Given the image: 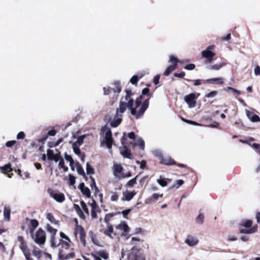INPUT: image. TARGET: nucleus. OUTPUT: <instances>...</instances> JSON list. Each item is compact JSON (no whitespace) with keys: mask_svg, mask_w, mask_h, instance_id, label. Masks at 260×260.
<instances>
[{"mask_svg":"<svg viewBox=\"0 0 260 260\" xmlns=\"http://www.w3.org/2000/svg\"><path fill=\"white\" fill-rule=\"evenodd\" d=\"M134 103V100H129L127 103L124 101H120L119 102V108H117L116 110V116L118 115V113L121 114L124 113L126 108H127L131 110L132 115H134L136 119L140 118L142 117L148 108L149 100L146 99L144 100L138 111H137L136 110L137 108L133 107Z\"/></svg>","mask_w":260,"mask_h":260,"instance_id":"nucleus-1","label":"nucleus"},{"mask_svg":"<svg viewBox=\"0 0 260 260\" xmlns=\"http://www.w3.org/2000/svg\"><path fill=\"white\" fill-rule=\"evenodd\" d=\"M71 243L64 241L62 239H59L58 242H55V246H51L53 248L58 247V259L68 260L75 258V253L73 251V249L72 248L70 251Z\"/></svg>","mask_w":260,"mask_h":260,"instance_id":"nucleus-2","label":"nucleus"},{"mask_svg":"<svg viewBox=\"0 0 260 260\" xmlns=\"http://www.w3.org/2000/svg\"><path fill=\"white\" fill-rule=\"evenodd\" d=\"M31 236L35 242L38 244L43 245L46 241V233L42 228H39L35 234H33Z\"/></svg>","mask_w":260,"mask_h":260,"instance_id":"nucleus-3","label":"nucleus"},{"mask_svg":"<svg viewBox=\"0 0 260 260\" xmlns=\"http://www.w3.org/2000/svg\"><path fill=\"white\" fill-rule=\"evenodd\" d=\"M200 95V93H191L184 96V100L189 108H193L196 106L197 100Z\"/></svg>","mask_w":260,"mask_h":260,"instance_id":"nucleus-4","label":"nucleus"},{"mask_svg":"<svg viewBox=\"0 0 260 260\" xmlns=\"http://www.w3.org/2000/svg\"><path fill=\"white\" fill-rule=\"evenodd\" d=\"M78 234H79L80 240L82 245L84 247L86 246V233L84 228L81 225H77L75 228L74 234L76 236Z\"/></svg>","mask_w":260,"mask_h":260,"instance_id":"nucleus-5","label":"nucleus"},{"mask_svg":"<svg viewBox=\"0 0 260 260\" xmlns=\"http://www.w3.org/2000/svg\"><path fill=\"white\" fill-rule=\"evenodd\" d=\"M214 45H211L207 47L206 50L202 52V57L205 58L207 59L208 62H211L215 55V53L211 50L215 48Z\"/></svg>","mask_w":260,"mask_h":260,"instance_id":"nucleus-6","label":"nucleus"},{"mask_svg":"<svg viewBox=\"0 0 260 260\" xmlns=\"http://www.w3.org/2000/svg\"><path fill=\"white\" fill-rule=\"evenodd\" d=\"M144 95L148 96V98L147 99L149 100V99L152 96L153 93L150 92V89L148 87L144 88L142 91V94L135 101V106L136 108L142 105V100Z\"/></svg>","mask_w":260,"mask_h":260,"instance_id":"nucleus-7","label":"nucleus"},{"mask_svg":"<svg viewBox=\"0 0 260 260\" xmlns=\"http://www.w3.org/2000/svg\"><path fill=\"white\" fill-rule=\"evenodd\" d=\"M160 163L167 166L175 165L180 168H183L187 167V166L184 164H177L176 161H175L170 156L162 157L160 159Z\"/></svg>","mask_w":260,"mask_h":260,"instance_id":"nucleus-8","label":"nucleus"},{"mask_svg":"<svg viewBox=\"0 0 260 260\" xmlns=\"http://www.w3.org/2000/svg\"><path fill=\"white\" fill-rule=\"evenodd\" d=\"M46 229L48 232L51 234L50 246H55V242L57 241L55 236L57 232V230L53 228L49 224L46 225Z\"/></svg>","mask_w":260,"mask_h":260,"instance_id":"nucleus-9","label":"nucleus"},{"mask_svg":"<svg viewBox=\"0 0 260 260\" xmlns=\"http://www.w3.org/2000/svg\"><path fill=\"white\" fill-rule=\"evenodd\" d=\"M113 85L114 86V87L112 88V91L116 94L115 96L113 97V99L112 101V104H113V103L117 100L118 94L121 92V87L120 85V83L118 81H116L114 82Z\"/></svg>","mask_w":260,"mask_h":260,"instance_id":"nucleus-10","label":"nucleus"},{"mask_svg":"<svg viewBox=\"0 0 260 260\" xmlns=\"http://www.w3.org/2000/svg\"><path fill=\"white\" fill-rule=\"evenodd\" d=\"M49 193L50 197L53 198L57 202L62 203L65 200V197L63 193L57 192L51 190Z\"/></svg>","mask_w":260,"mask_h":260,"instance_id":"nucleus-11","label":"nucleus"},{"mask_svg":"<svg viewBox=\"0 0 260 260\" xmlns=\"http://www.w3.org/2000/svg\"><path fill=\"white\" fill-rule=\"evenodd\" d=\"M19 248L23 252L26 260H33L30 256V253L25 242L20 243Z\"/></svg>","mask_w":260,"mask_h":260,"instance_id":"nucleus-12","label":"nucleus"},{"mask_svg":"<svg viewBox=\"0 0 260 260\" xmlns=\"http://www.w3.org/2000/svg\"><path fill=\"white\" fill-rule=\"evenodd\" d=\"M25 220L29 221L28 229L31 235H32L35 229L39 225V221L36 219H30L28 217H26Z\"/></svg>","mask_w":260,"mask_h":260,"instance_id":"nucleus-13","label":"nucleus"},{"mask_svg":"<svg viewBox=\"0 0 260 260\" xmlns=\"http://www.w3.org/2000/svg\"><path fill=\"white\" fill-rule=\"evenodd\" d=\"M0 170L2 173L7 174L9 178H11L13 175L12 173H10L13 171L10 164H8L3 167H1L0 168Z\"/></svg>","mask_w":260,"mask_h":260,"instance_id":"nucleus-14","label":"nucleus"},{"mask_svg":"<svg viewBox=\"0 0 260 260\" xmlns=\"http://www.w3.org/2000/svg\"><path fill=\"white\" fill-rule=\"evenodd\" d=\"M78 188L81 190L83 195L85 196L88 198H90V190L87 187L85 186V184L83 182L80 183L78 186Z\"/></svg>","mask_w":260,"mask_h":260,"instance_id":"nucleus-15","label":"nucleus"},{"mask_svg":"<svg viewBox=\"0 0 260 260\" xmlns=\"http://www.w3.org/2000/svg\"><path fill=\"white\" fill-rule=\"evenodd\" d=\"M199 242L198 239L192 236L188 235L185 240V243L190 246H193Z\"/></svg>","mask_w":260,"mask_h":260,"instance_id":"nucleus-16","label":"nucleus"},{"mask_svg":"<svg viewBox=\"0 0 260 260\" xmlns=\"http://www.w3.org/2000/svg\"><path fill=\"white\" fill-rule=\"evenodd\" d=\"M124 150L121 151V154L125 158L133 159L134 156L132 154L131 150L126 146H123Z\"/></svg>","mask_w":260,"mask_h":260,"instance_id":"nucleus-17","label":"nucleus"},{"mask_svg":"<svg viewBox=\"0 0 260 260\" xmlns=\"http://www.w3.org/2000/svg\"><path fill=\"white\" fill-rule=\"evenodd\" d=\"M206 81L208 84L222 85L224 83V79L221 77L206 79Z\"/></svg>","mask_w":260,"mask_h":260,"instance_id":"nucleus-18","label":"nucleus"},{"mask_svg":"<svg viewBox=\"0 0 260 260\" xmlns=\"http://www.w3.org/2000/svg\"><path fill=\"white\" fill-rule=\"evenodd\" d=\"M74 208L75 210L76 211L77 214L79 215V216L82 219L85 220L86 218L85 215L83 212V211L81 210L79 206L77 204H74Z\"/></svg>","mask_w":260,"mask_h":260,"instance_id":"nucleus-19","label":"nucleus"},{"mask_svg":"<svg viewBox=\"0 0 260 260\" xmlns=\"http://www.w3.org/2000/svg\"><path fill=\"white\" fill-rule=\"evenodd\" d=\"M107 226L106 229L104 231V234L110 237L113 238L112 236V233H113V228L112 224H107Z\"/></svg>","mask_w":260,"mask_h":260,"instance_id":"nucleus-20","label":"nucleus"},{"mask_svg":"<svg viewBox=\"0 0 260 260\" xmlns=\"http://www.w3.org/2000/svg\"><path fill=\"white\" fill-rule=\"evenodd\" d=\"M227 64L226 61H223L219 64L209 66L208 69L211 70H219Z\"/></svg>","mask_w":260,"mask_h":260,"instance_id":"nucleus-21","label":"nucleus"},{"mask_svg":"<svg viewBox=\"0 0 260 260\" xmlns=\"http://www.w3.org/2000/svg\"><path fill=\"white\" fill-rule=\"evenodd\" d=\"M136 194L135 191L128 192L124 194V197L122 198L123 201H129Z\"/></svg>","mask_w":260,"mask_h":260,"instance_id":"nucleus-22","label":"nucleus"},{"mask_svg":"<svg viewBox=\"0 0 260 260\" xmlns=\"http://www.w3.org/2000/svg\"><path fill=\"white\" fill-rule=\"evenodd\" d=\"M75 165H76V166L77 167V171L78 173V174L81 175H82V176H83V177L86 180H87V177L86 176V175L85 174V172H84V171L83 168L82 167V166L79 164V163L78 162H76L75 163Z\"/></svg>","mask_w":260,"mask_h":260,"instance_id":"nucleus-23","label":"nucleus"},{"mask_svg":"<svg viewBox=\"0 0 260 260\" xmlns=\"http://www.w3.org/2000/svg\"><path fill=\"white\" fill-rule=\"evenodd\" d=\"M188 82H191L193 83V85L194 86H199L201 85L202 84H206L207 82L206 80L204 79H196V80H190V79H185Z\"/></svg>","mask_w":260,"mask_h":260,"instance_id":"nucleus-24","label":"nucleus"},{"mask_svg":"<svg viewBox=\"0 0 260 260\" xmlns=\"http://www.w3.org/2000/svg\"><path fill=\"white\" fill-rule=\"evenodd\" d=\"M257 229V226H254L249 229H241L240 233L241 234H252L255 233Z\"/></svg>","mask_w":260,"mask_h":260,"instance_id":"nucleus-25","label":"nucleus"},{"mask_svg":"<svg viewBox=\"0 0 260 260\" xmlns=\"http://www.w3.org/2000/svg\"><path fill=\"white\" fill-rule=\"evenodd\" d=\"M116 228L123 231L125 233H127L129 231V228L125 222L117 225Z\"/></svg>","mask_w":260,"mask_h":260,"instance_id":"nucleus-26","label":"nucleus"},{"mask_svg":"<svg viewBox=\"0 0 260 260\" xmlns=\"http://www.w3.org/2000/svg\"><path fill=\"white\" fill-rule=\"evenodd\" d=\"M32 253L33 255L37 257L38 260H41V258L42 256V253L41 250L39 248H34Z\"/></svg>","mask_w":260,"mask_h":260,"instance_id":"nucleus-27","label":"nucleus"},{"mask_svg":"<svg viewBox=\"0 0 260 260\" xmlns=\"http://www.w3.org/2000/svg\"><path fill=\"white\" fill-rule=\"evenodd\" d=\"M172 179L169 178H160L157 180V182L162 187L166 186L168 185V182H171Z\"/></svg>","mask_w":260,"mask_h":260,"instance_id":"nucleus-28","label":"nucleus"},{"mask_svg":"<svg viewBox=\"0 0 260 260\" xmlns=\"http://www.w3.org/2000/svg\"><path fill=\"white\" fill-rule=\"evenodd\" d=\"M47 219L49 220L52 223L55 224H58L59 221L58 220H56L54 215L51 213H48L46 215Z\"/></svg>","mask_w":260,"mask_h":260,"instance_id":"nucleus-29","label":"nucleus"},{"mask_svg":"<svg viewBox=\"0 0 260 260\" xmlns=\"http://www.w3.org/2000/svg\"><path fill=\"white\" fill-rule=\"evenodd\" d=\"M96 254L98 256H99L100 258L102 257L105 260H107L109 258V254L104 250H101L99 251H98L96 252Z\"/></svg>","mask_w":260,"mask_h":260,"instance_id":"nucleus-30","label":"nucleus"},{"mask_svg":"<svg viewBox=\"0 0 260 260\" xmlns=\"http://www.w3.org/2000/svg\"><path fill=\"white\" fill-rule=\"evenodd\" d=\"M176 69V67H175V66H169L168 68L166 69V70L165 71L164 73V75L165 76H169L171 74V73L174 71Z\"/></svg>","mask_w":260,"mask_h":260,"instance_id":"nucleus-31","label":"nucleus"},{"mask_svg":"<svg viewBox=\"0 0 260 260\" xmlns=\"http://www.w3.org/2000/svg\"><path fill=\"white\" fill-rule=\"evenodd\" d=\"M252 225V221L251 220H243L242 222L240 223L241 226H244L246 228H251Z\"/></svg>","mask_w":260,"mask_h":260,"instance_id":"nucleus-32","label":"nucleus"},{"mask_svg":"<svg viewBox=\"0 0 260 260\" xmlns=\"http://www.w3.org/2000/svg\"><path fill=\"white\" fill-rule=\"evenodd\" d=\"M170 61L172 63L171 66H175L177 68V63L181 62V61L179 60L177 57L173 55L170 56Z\"/></svg>","mask_w":260,"mask_h":260,"instance_id":"nucleus-33","label":"nucleus"},{"mask_svg":"<svg viewBox=\"0 0 260 260\" xmlns=\"http://www.w3.org/2000/svg\"><path fill=\"white\" fill-rule=\"evenodd\" d=\"M225 90L227 91H231V92H233L234 93V94L236 95V97L240 95L241 93L240 91H239L233 87H229V86L226 87V88L225 89Z\"/></svg>","mask_w":260,"mask_h":260,"instance_id":"nucleus-34","label":"nucleus"},{"mask_svg":"<svg viewBox=\"0 0 260 260\" xmlns=\"http://www.w3.org/2000/svg\"><path fill=\"white\" fill-rule=\"evenodd\" d=\"M126 94L124 96L125 101H129V100H134L132 98V96L134 95V93L132 92L131 89H127L125 90Z\"/></svg>","mask_w":260,"mask_h":260,"instance_id":"nucleus-35","label":"nucleus"},{"mask_svg":"<svg viewBox=\"0 0 260 260\" xmlns=\"http://www.w3.org/2000/svg\"><path fill=\"white\" fill-rule=\"evenodd\" d=\"M121 118H116L111 122L110 125L112 127H116L121 123Z\"/></svg>","mask_w":260,"mask_h":260,"instance_id":"nucleus-36","label":"nucleus"},{"mask_svg":"<svg viewBox=\"0 0 260 260\" xmlns=\"http://www.w3.org/2000/svg\"><path fill=\"white\" fill-rule=\"evenodd\" d=\"M136 145H138L139 148L142 149V150H144V148H145V143H144V141H143V140L141 138L139 139L138 141H137V143H135L133 144V147L136 146Z\"/></svg>","mask_w":260,"mask_h":260,"instance_id":"nucleus-37","label":"nucleus"},{"mask_svg":"<svg viewBox=\"0 0 260 260\" xmlns=\"http://www.w3.org/2000/svg\"><path fill=\"white\" fill-rule=\"evenodd\" d=\"M10 214L11 210L9 208L5 207L4 211V215L5 218H6L8 221L10 219Z\"/></svg>","mask_w":260,"mask_h":260,"instance_id":"nucleus-38","label":"nucleus"},{"mask_svg":"<svg viewBox=\"0 0 260 260\" xmlns=\"http://www.w3.org/2000/svg\"><path fill=\"white\" fill-rule=\"evenodd\" d=\"M184 183V181L183 180H181V179H179V180H177L175 181V184L171 186L170 188H169V189H173V188L174 187H176V188H179L180 186H181L182 185H183Z\"/></svg>","mask_w":260,"mask_h":260,"instance_id":"nucleus-39","label":"nucleus"},{"mask_svg":"<svg viewBox=\"0 0 260 260\" xmlns=\"http://www.w3.org/2000/svg\"><path fill=\"white\" fill-rule=\"evenodd\" d=\"M115 215V213H108L106 214L105 218H104V222L106 224H110L109 221H110L111 219Z\"/></svg>","mask_w":260,"mask_h":260,"instance_id":"nucleus-40","label":"nucleus"},{"mask_svg":"<svg viewBox=\"0 0 260 260\" xmlns=\"http://www.w3.org/2000/svg\"><path fill=\"white\" fill-rule=\"evenodd\" d=\"M86 173L88 175H91L94 173V169L89 162L86 163Z\"/></svg>","mask_w":260,"mask_h":260,"instance_id":"nucleus-41","label":"nucleus"},{"mask_svg":"<svg viewBox=\"0 0 260 260\" xmlns=\"http://www.w3.org/2000/svg\"><path fill=\"white\" fill-rule=\"evenodd\" d=\"M85 137H86L85 135H83L79 136L77 140L74 143H76V144L78 146L81 145L82 144H83L84 139L85 138Z\"/></svg>","mask_w":260,"mask_h":260,"instance_id":"nucleus-42","label":"nucleus"},{"mask_svg":"<svg viewBox=\"0 0 260 260\" xmlns=\"http://www.w3.org/2000/svg\"><path fill=\"white\" fill-rule=\"evenodd\" d=\"M72 148L73 149L74 153L78 155H80L82 152L79 148V146L77 145L76 143H73L72 145Z\"/></svg>","mask_w":260,"mask_h":260,"instance_id":"nucleus-43","label":"nucleus"},{"mask_svg":"<svg viewBox=\"0 0 260 260\" xmlns=\"http://www.w3.org/2000/svg\"><path fill=\"white\" fill-rule=\"evenodd\" d=\"M163 196V194H158L156 193H153L151 197L149 198L150 201L151 202H154L157 201L159 197H162Z\"/></svg>","mask_w":260,"mask_h":260,"instance_id":"nucleus-44","label":"nucleus"},{"mask_svg":"<svg viewBox=\"0 0 260 260\" xmlns=\"http://www.w3.org/2000/svg\"><path fill=\"white\" fill-rule=\"evenodd\" d=\"M80 205L83 209V210L84 212L87 215H89V212L88 210V208H87V205H86L85 203L83 201H80Z\"/></svg>","mask_w":260,"mask_h":260,"instance_id":"nucleus-45","label":"nucleus"},{"mask_svg":"<svg viewBox=\"0 0 260 260\" xmlns=\"http://www.w3.org/2000/svg\"><path fill=\"white\" fill-rule=\"evenodd\" d=\"M138 176H136L135 178L129 180L126 183V186L129 187H133L135 184L137 183V178Z\"/></svg>","mask_w":260,"mask_h":260,"instance_id":"nucleus-46","label":"nucleus"},{"mask_svg":"<svg viewBox=\"0 0 260 260\" xmlns=\"http://www.w3.org/2000/svg\"><path fill=\"white\" fill-rule=\"evenodd\" d=\"M59 235H60V237L61 238L60 239H62L64 240V241H68L69 242V243H72V241L71 240H70V239L69 238V237L68 236H67L64 233H63V232H60L59 233Z\"/></svg>","mask_w":260,"mask_h":260,"instance_id":"nucleus-47","label":"nucleus"},{"mask_svg":"<svg viewBox=\"0 0 260 260\" xmlns=\"http://www.w3.org/2000/svg\"><path fill=\"white\" fill-rule=\"evenodd\" d=\"M204 216L202 213H200L196 219V222L200 224H202L204 222Z\"/></svg>","mask_w":260,"mask_h":260,"instance_id":"nucleus-48","label":"nucleus"},{"mask_svg":"<svg viewBox=\"0 0 260 260\" xmlns=\"http://www.w3.org/2000/svg\"><path fill=\"white\" fill-rule=\"evenodd\" d=\"M105 139V140H113L112 132L110 128H108L106 132Z\"/></svg>","mask_w":260,"mask_h":260,"instance_id":"nucleus-49","label":"nucleus"},{"mask_svg":"<svg viewBox=\"0 0 260 260\" xmlns=\"http://www.w3.org/2000/svg\"><path fill=\"white\" fill-rule=\"evenodd\" d=\"M139 78L137 75L133 76L130 79V82L135 85H137Z\"/></svg>","mask_w":260,"mask_h":260,"instance_id":"nucleus-50","label":"nucleus"},{"mask_svg":"<svg viewBox=\"0 0 260 260\" xmlns=\"http://www.w3.org/2000/svg\"><path fill=\"white\" fill-rule=\"evenodd\" d=\"M89 235L92 242L96 244V242L98 241L96 235L92 231H89Z\"/></svg>","mask_w":260,"mask_h":260,"instance_id":"nucleus-51","label":"nucleus"},{"mask_svg":"<svg viewBox=\"0 0 260 260\" xmlns=\"http://www.w3.org/2000/svg\"><path fill=\"white\" fill-rule=\"evenodd\" d=\"M123 170V167L121 165H114V173H120Z\"/></svg>","mask_w":260,"mask_h":260,"instance_id":"nucleus-52","label":"nucleus"},{"mask_svg":"<svg viewBox=\"0 0 260 260\" xmlns=\"http://www.w3.org/2000/svg\"><path fill=\"white\" fill-rule=\"evenodd\" d=\"M64 158L67 161H69L70 164H75L72 156L68 154L66 152L64 153Z\"/></svg>","mask_w":260,"mask_h":260,"instance_id":"nucleus-53","label":"nucleus"},{"mask_svg":"<svg viewBox=\"0 0 260 260\" xmlns=\"http://www.w3.org/2000/svg\"><path fill=\"white\" fill-rule=\"evenodd\" d=\"M250 120L253 122H260V117L257 115L253 114Z\"/></svg>","mask_w":260,"mask_h":260,"instance_id":"nucleus-54","label":"nucleus"},{"mask_svg":"<svg viewBox=\"0 0 260 260\" xmlns=\"http://www.w3.org/2000/svg\"><path fill=\"white\" fill-rule=\"evenodd\" d=\"M89 179L91 180V182H90V187H91L92 190H93L94 188L97 186L96 185V183H95V180L93 178V177H92L91 176H90L89 177Z\"/></svg>","mask_w":260,"mask_h":260,"instance_id":"nucleus-55","label":"nucleus"},{"mask_svg":"<svg viewBox=\"0 0 260 260\" xmlns=\"http://www.w3.org/2000/svg\"><path fill=\"white\" fill-rule=\"evenodd\" d=\"M218 93V92L217 91H211L210 92L206 94L205 95V98H213V97H214Z\"/></svg>","mask_w":260,"mask_h":260,"instance_id":"nucleus-56","label":"nucleus"},{"mask_svg":"<svg viewBox=\"0 0 260 260\" xmlns=\"http://www.w3.org/2000/svg\"><path fill=\"white\" fill-rule=\"evenodd\" d=\"M98 211L100 212V209H91V216L93 219L98 218V216H97V214H96V212Z\"/></svg>","mask_w":260,"mask_h":260,"instance_id":"nucleus-57","label":"nucleus"},{"mask_svg":"<svg viewBox=\"0 0 260 260\" xmlns=\"http://www.w3.org/2000/svg\"><path fill=\"white\" fill-rule=\"evenodd\" d=\"M69 183L70 185H73L75 183V177L72 175V174L69 175Z\"/></svg>","mask_w":260,"mask_h":260,"instance_id":"nucleus-58","label":"nucleus"},{"mask_svg":"<svg viewBox=\"0 0 260 260\" xmlns=\"http://www.w3.org/2000/svg\"><path fill=\"white\" fill-rule=\"evenodd\" d=\"M47 152L48 159L52 160V158L54 156L53 151L51 149H48Z\"/></svg>","mask_w":260,"mask_h":260,"instance_id":"nucleus-59","label":"nucleus"},{"mask_svg":"<svg viewBox=\"0 0 260 260\" xmlns=\"http://www.w3.org/2000/svg\"><path fill=\"white\" fill-rule=\"evenodd\" d=\"M103 90H104V95H109L110 93L112 92V88L110 87H103Z\"/></svg>","mask_w":260,"mask_h":260,"instance_id":"nucleus-60","label":"nucleus"},{"mask_svg":"<svg viewBox=\"0 0 260 260\" xmlns=\"http://www.w3.org/2000/svg\"><path fill=\"white\" fill-rule=\"evenodd\" d=\"M88 204L91 207V209H100L99 206L97 205L94 200H92V203H88Z\"/></svg>","mask_w":260,"mask_h":260,"instance_id":"nucleus-61","label":"nucleus"},{"mask_svg":"<svg viewBox=\"0 0 260 260\" xmlns=\"http://www.w3.org/2000/svg\"><path fill=\"white\" fill-rule=\"evenodd\" d=\"M196 66L193 63H189L184 67V69L187 70H193L195 69Z\"/></svg>","mask_w":260,"mask_h":260,"instance_id":"nucleus-62","label":"nucleus"},{"mask_svg":"<svg viewBox=\"0 0 260 260\" xmlns=\"http://www.w3.org/2000/svg\"><path fill=\"white\" fill-rule=\"evenodd\" d=\"M105 141L107 148L109 149H111L113 145V140H105Z\"/></svg>","mask_w":260,"mask_h":260,"instance_id":"nucleus-63","label":"nucleus"},{"mask_svg":"<svg viewBox=\"0 0 260 260\" xmlns=\"http://www.w3.org/2000/svg\"><path fill=\"white\" fill-rule=\"evenodd\" d=\"M254 149L257 150L258 153L260 154V144L258 143H253L250 145Z\"/></svg>","mask_w":260,"mask_h":260,"instance_id":"nucleus-64","label":"nucleus"}]
</instances>
